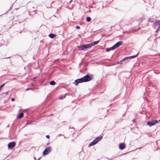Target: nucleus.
<instances>
[{"label":"nucleus","instance_id":"b1692460","mask_svg":"<svg viewBox=\"0 0 160 160\" xmlns=\"http://www.w3.org/2000/svg\"><path fill=\"white\" fill-rule=\"evenodd\" d=\"M107 51V52H108L109 51L108 50V51Z\"/></svg>","mask_w":160,"mask_h":160},{"label":"nucleus","instance_id":"f03ea898","mask_svg":"<svg viewBox=\"0 0 160 160\" xmlns=\"http://www.w3.org/2000/svg\"><path fill=\"white\" fill-rule=\"evenodd\" d=\"M138 53H139V52H138L135 55H134L129 56V57H126L122 59V60H121L119 62H118V64H122L123 63V62H125V63L128 62H129V61L130 60V59L136 57L138 55Z\"/></svg>","mask_w":160,"mask_h":160},{"label":"nucleus","instance_id":"f257e3e1","mask_svg":"<svg viewBox=\"0 0 160 160\" xmlns=\"http://www.w3.org/2000/svg\"><path fill=\"white\" fill-rule=\"evenodd\" d=\"M91 78L88 75H87L83 77L76 80L74 82L75 85H77L79 83L85 82L91 80Z\"/></svg>","mask_w":160,"mask_h":160},{"label":"nucleus","instance_id":"4be33fe9","mask_svg":"<svg viewBox=\"0 0 160 160\" xmlns=\"http://www.w3.org/2000/svg\"><path fill=\"white\" fill-rule=\"evenodd\" d=\"M15 100V99L14 98H12V101L13 102Z\"/></svg>","mask_w":160,"mask_h":160},{"label":"nucleus","instance_id":"f3484780","mask_svg":"<svg viewBox=\"0 0 160 160\" xmlns=\"http://www.w3.org/2000/svg\"><path fill=\"white\" fill-rule=\"evenodd\" d=\"M5 83H3L2 84V85H1L0 86V92L1 91L2 88L4 86V85H5Z\"/></svg>","mask_w":160,"mask_h":160},{"label":"nucleus","instance_id":"7ed1b4c3","mask_svg":"<svg viewBox=\"0 0 160 160\" xmlns=\"http://www.w3.org/2000/svg\"><path fill=\"white\" fill-rule=\"evenodd\" d=\"M102 137H99L96 138L89 143L88 145V147H89L91 146H92L95 145L99 141H100L102 139Z\"/></svg>","mask_w":160,"mask_h":160},{"label":"nucleus","instance_id":"6ab92c4d","mask_svg":"<svg viewBox=\"0 0 160 160\" xmlns=\"http://www.w3.org/2000/svg\"><path fill=\"white\" fill-rule=\"evenodd\" d=\"M8 92H9L8 91V92H6L5 93H3V94H6V95H8Z\"/></svg>","mask_w":160,"mask_h":160},{"label":"nucleus","instance_id":"a211bd4d","mask_svg":"<svg viewBox=\"0 0 160 160\" xmlns=\"http://www.w3.org/2000/svg\"><path fill=\"white\" fill-rule=\"evenodd\" d=\"M29 90H32V89L31 88H27L26 89V91H27Z\"/></svg>","mask_w":160,"mask_h":160},{"label":"nucleus","instance_id":"20e7f679","mask_svg":"<svg viewBox=\"0 0 160 160\" xmlns=\"http://www.w3.org/2000/svg\"><path fill=\"white\" fill-rule=\"evenodd\" d=\"M99 42V41H96L95 42H94L92 43H91L88 44L86 45H85V49H88L89 48L91 47L92 46H94V45L97 44Z\"/></svg>","mask_w":160,"mask_h":160},{"label":"nucleus","instance_id":"aec40b11","mask_svg":"<svg viewBox=\"0 0 160 160\" xmlns=\"http://www.w3.org/2000/svg\"><path fill=\"white\" fill-rule=\"evenodd\" d=\"M76 28L77 29H80V27L79 26H77L76 27Z\"/></svg>","mask_w":160,"mask_h":160},{"label":"nucleus","instance_id":"0eeeda50","mask_svg":"<svg viewBox=\"0 0 160 160\" xmlns=\"http://www.w3.org/2000/svg\"><path fill=\"white\" fill-rule=\"evenodd\" d=\"M121 42H118L114 45H113L112 47L110 48L109 50H112L113 49H116L117 48H118L119 46L121 44Z\"/></svg>","mask_w":160,"mask_h":160},{"label":"nucleus","instance_id":"9b49d317","mask_svg":"<svg viewBox=\"0 0 160 160\" xmlns=\"http://www.w3.org/2000/svg\"><path fill=\"white\" fill-rule=\"evenodd\" d=\"M24 116V114L23 113H19L18 115L17 116V118H18L19 119L21 118Z\"/></svg>","mask_w":160,"mask_h":160},{"label":"nucleus","instance_id":"39448f33","mask_svg":"<svg viewBox=\"0 0 160 160\" xmlns=\"http://www.w3.org/2000/svg\"><path fill=\"white\" fill-rule=\"evenodd\" d=\"M158 122L157 120H154L148 122L147 124L148 126L151 127L154 125L155 123H157Z\"/></svg>","mask_w":160,"mask_h":160},{"label":"nucleus","instance_id":"1a4fd4ad","mask_svg":"<svg viewBox=\"0 0 160 160\" xmlns=\"http://www.w3.org/2000/svg\"><path fill=\"white\" fill-rule=\"evenodd\" d=\"M125 148V145L124 143H120L119 145V148L121 150H123Z\"/></svg>","mask_w":160,"mask_h":160},{"label":"nucleus","instance_id":"423d86ee","mask_svg":"<svg viewBox=\"0 0 160 160\" xmlns=\"http://www.w3.org/2000/svg\"><path fill=\"white\" fill-rule=\"evenodd\" d=\"M52 150V148L49 147L46 148L43 152V154L44 155H47L49 152H50Z\"/></svg>","mask_w":160,"mask_h":160},{"label":"nucleus","instance_id":"9d476101","mask_svg":"<svg viewBox=\"0 0 160 160\" xmlns=\"http://www.w3.org/2000/svg\"><path fill=\"white\" fill-rule=\"evenodd\" d=\"M78 49L80 50H82L85 49V45H82L80 46H78Z\"/></svg>","mask_w":160,"mask_h":160},{"label":"nucleus","instance_id":"f8f14e48","mask_svg":"<svg viewBox=\"0 0 160 160\" xmlns=\"http://www.w3.org/2000/svg\"><path fill=\"white\" fill-rule=\"evenodd\" d=\"M156 26L158 27L160 26V21L157 22L156 23Z\"/></svg>","mask_w":160,"mask_h":160},{"label":"nucleus","instance_id":"2eb2a0df","mask_svg":"<svg viewBox=\"0 0 160 160\" xmlns=\"http://www.w3.org/2000/svg\"><path fill=\"white\" fill-rule=\"evenodd\" d=\"M86 21L88 22H89L91 21V19L90 17H87L86 18Z\"/></svg>","mask_w":160,"mask_h":160},{"label":"nucleus","instance_id":"412c9836","mask_svg":"<svg viewBox=\"0 0 160 160\" xmlns=\"http://www.w3.org/2000/svg\"><path fill=\"white\" fill-rule=\"evenodd\" d=\"M46 137L48 138H50V136L49 135H47L46 136Z\"/></svg>","mask_w":160,"mask_h":160},{"label":"nucleus","instance_id":"4468645a","mask_svg":"<svg viewBox=\"0 0 160 160\" xmlns=\"http://www.w3.org/2000/svg\"><path fill=\"white\" fill-rule=\"evenodd\" d=\"M50 84L51 85H53L55 84V82L54 81H52L50 82Z\"/></svg>","mask_w":160,"mask_h":160},{"label":"nucleus","instance_id":"6e6552de","mask_svg":"<svg viewBox=\"0 0 160 160\" xmlns=\"http://www.w3.org/2000/svg\"><path fill=\"white\" fill-rule=\"evenodd\" d=\"M16 143L15 142H13L9 143L8 144V147L9 148H11L15 146Z\"/></svg>","mask_w":160,"mask_h":160},{"label":"nucleus","instance_id":"393cba45","mask_svg":"<svg viewBox=\"0 0 160 160\" xmlns=\"http://www.w3.org/2000/svg\"><path fill=\"white\" fill-rule=\"evenodd\" d=\"M34 159H36V158H35V157H34Z\"/></svg>","mask_w":160,"mask_h":160},{"label":"nucleus","instance_id":"5701e85b","mask_svg":"<svg viewBox=\"0 0 160 160\" xmlns=\"http://www.w3.org/2000/svg\"><path fill=\"white\" fill-rule=\"evenodd\" d=\"M49 144V143H48L47 144V145H48Z\"/></svg>","mask_w":160,"mask_h":160},{"label":"nucleus","instance_id":"dca6fc26","mask_svg":"<svg viewBox=\"0 0 160 160\" xmlns=\"http://www.w3.org/2000/svg\"><path fill=\"white\" fill-rule=\"evenodd\" d=\"M49 36L51 38H53L54 37V35L53 34H50Z\"/></svg>","mask_w":160,"mask_h":160},{"label":"nucleus","instance_id":"ddd939ff","mask_svg":"<svg viewBox=\"0 0 160 160\" xmlns=\"http://www.w3.org/2000/svg\"><path fill=\"white\" fill-rule=\"evenodd\" d=\"M67 95V94H65L64 95L62 96L59 98V99H63L65 98L66 97V96Z\"/></svg>","mask_w":160,"mask_h":160}]
</instances>
